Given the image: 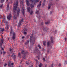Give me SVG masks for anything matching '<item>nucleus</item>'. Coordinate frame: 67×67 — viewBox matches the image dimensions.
I'll use <instances>...</instances> for the list:
<instances>
[{"instance_id": "obj_1", "label": "nucleus", "mask_w": 67, "mask_h": 67, "mask_svg": "<svg viewBox=\"0 0 67 67\" xmlns=\"http://www.w3.org/2000/svg\"><path fill=\"white\" fill-rule=\"evenodd\" d=\"M26 0V2L27 4V5L28 7L27 9L28 12L30 13V14H32L33 13V11L31 10L30 7H31L32 8L34 7V6L33 4L34 3L35 4L37 2H38L40 0Z\"/></svg>"}, {"instance_id": "obj_2", "label": "nucleus", "mask_w": 67, "mask_h": 67, "mask_svg": "<svg viewBox=\"0 0 67 67\" xmlns=\"http://www.w3.org/2000/svg\"><path fill=\"white\" fill-rule=\"evenodd\" d=\"M18 5V2H17L15 3L14 5H13L14 15H15L14 17V18L15 19H16L17 18V16L15 15V13H16V11H17L16 13L18 16H19V13H20V9H19V8H17L16 9Z\"/></svg>"}, {"instance_id": "obj_3", "label": "nucleus", "mask_w": 67, "mask_h": 67, "mask_svg": "<svg viewBox=\"0 0 67 67\" xmlns=\"http://www.w3.org/2000/svg\"><path fill=\"white\" fill-rule=\"evenodd\" d=\"M20 5L21 7H23V8L22 10V13L23 14V15H24V3L23 2V0H21Z\"/></svg>"}, {"instance_id": "obj_4", "label": "nucleus", "mask_w": 67, "mask_h": 67, "mask_svg": "<svg viewBox=\"0 0 67 67\" xmlns=\"http://www.w3.org/2000/svg\"><path fill=\"white\" fill-rule=\"evenodd\" d=\"M24 21L23 19H21L20 20L18 24V26L19 27H21V25L22 24V22Z\"/></svg>"}, {"instance_id": "obj_5", "label": "nucleus", "mask_w": 67, "mask_h": 67, "mask_svg": "<svg viewBox=\"0 0 67 67\" xmlns=\"http://www.w3.org/2000/svg\"><path fill=\"white\" fill-rule=\"evenodd\" d=\"M21 52V54H23L24 55V58H23V59L22 58V60H23L24 59H25V58H26V57H25L26 56V54H25L24 52V51L23 50H22Z\"/></svg>"}, {"instance_id": "obj_6", "label": "nucleus", "mask_w": 67, "mask_h": 67, "mask_svg": "<svg viewBox=\"0 0 67 67\" xmlns=\"http://www.w3.org/2000/svg\"><path fill=\"white\" fill-rule=\"evenodd\" d=\"M15 33H13V36L12 38V39L13 41L14 40H15Z\"/></svg>"}, {"instance_id": "obj_7", "label": "nucleus", "mask_w": 67, "mask_h": 67, "mask_svg": "<svg viewBox=\"0 0 67 67\" xmlns=\"http://www.w3.org/2000/svg\"><path fill=\"white\" fill-rule=\"evenodd\" d=\"M12 16V15L11 14L8 15L7 16L8 20H10Z\"/></svg>"}, {"instance_id": "obj_8", "label": "nucleus", "mask_w": 67, "mask_h": 67, "mask_svg": "<svg viewBox=\"0 0 67 67\" xmlns=\"http://www.w3.org/2000/svg\"><path fill=\"white\" fill-rule=\"evenodd\" d=\"M38 10H36V14H37V15H38V18H40V14L38 13Z\"/></svg>"}, {"instance_id": "obj_9", "label": "nucleus", "mask_w": 67, "mask_h": 67, "mask_svg": "<svg viewBox=\"0 0 67 67\" xmlns=\"http://www.w3.org/2000/svg\"><path fill=\"white\" fill-rule=\"evenodd\" d=\"M12 58L14 59H15V54H12Z\"/></svg>"}, {"instance_id": "obj_10", "label": "nucleus", "mask_w": 67, "mask_h": 67, "mask_svg": "<svg viewBox=\"0 0 67 67\" xmlns=\"http://www.w3.org/2000/svg\"><path fill=\"white\" fill-rule=\"evenodd\" d=\"M3 38H2L1 39V42H0V44L1 45L2 44V43H3Z\"/></svg>"}, {"instance_id": "obj_11", "label": "nucleus", "mask_w": 67, "mask_h": 67, "mask_svg": "<svg viewBox=\"0 0 67 67\" xmlns=\"http://www.w3.org/2000/svg\"><path fill=\"white\" fill-rule=\"evenodd\" d=\"M33 34H32L31 36L30 37V42H31V41H32V38L33 37Z\"/></svg>"}, {"instance_id": "obj_12", "label": "nucleus", "mask_w": 67, "mask_h": 67, "mask_svg": "<svg viewBox=\"0 0 67 67\" xmlns=\"http://www.w3.org/2000/svg\"><path fill=\"white\" fill-rule=\"evenodd\" d=\"M41 2H42L41 1L40 2L39 4H38V5L37 6V8H39V7H40V6L41 5Z\"/></svg>"}, {"instance_id": "obj_13", "label": "nucleus", "mask_w": 67, "mask_h": 67, "mask_svg": "<svg viewBox=\"0 0 67 67\" xmlns=\"http://www.w3.org/2000/svg\"><path fill=\"white\" fill-rule=\"evenodd\" d=\"M25 63L26 64H27V65H29V61H26L25 62Z\"/></svg>"}, {"instance_id": "obj_14", "label": "nucleus", "mask_w": 67, "mask_h": 67, "mask_svg": "<svg viewBox=\"0 0 67 67\" xmlns=\"http://www.w3.org/2000/svg\"><path fill=\"white\" fill-rule=\"evenodd\" d=\"M46 41H44L43 42V44L44 46H45V45H46Z\"/></svg>"}, {"instance_id": "obj_15", "label": "nucleus", "mask_w": 67, "mask_h": 67, "mask_svg": "<svg viewBox=\"0 0 67 67\" xmlns=\"http://www.w3.org/2000/svg\"><path fill=\"white\" fill-rule=\"evenodd\" d=\"M18 56L19 58H21V53H18Z\"/></svg>"}, {"instance_id": "obj_16", "label": "nucleus", "mask_w": 67, "mask_h": 67, "mask_svg": "<svg viewBox=\"0 0 67 67\" xmlns=\"http://www.w3.org/2000/svg\"><path fill=\"white\" fill-rule=\"evenodd\" d=\"M8 66H10V65H11V63L10 62H8Z\"/></svg>"}, {"instance_id": "obj_17", "label": "nucleus", "mask_w": 67, "mask_h": 67, "mask_svg": "<svg viewBox=\"0 0 67 67\" xmlns=\"http://www.w3.org/2000/svg\"><path fill=\"white\" fill-rule=\"evenodd\" d=\"M3 18L4 20H3V21H4V22H5V17H4V16L3 17Z\"/></svg>"}, {"instance_id": "obj_18", "label": "nucleus", "mask_w": 67, "mask_h": 67, "mask_svg": "<svg viewBox=\"0 0 67 67\" xmlns=\"http://www.w3.org/2000/svg\"><path fill=\"white\" fill-rule=\"evenodd\" d=\"M29 43V40H27V41H26L25 43L26 44H27Z\"/></svg>"}, {"instance_id": "obj_19", "label": "nucleus", "mask_w": 67, "mask_h": 67, "mask_svg": "<svg viewBox=\"0 0 67 67\" xmlns=\"http://www.w3.org/2000/svg\"><path fill=\"white\" fill-rule=\"evenodd\" d=\"M49 45H50L49 42V41H48L47 42V46H49Z\"/></svg>"}, {"instance_id": "obj_20", "label": "nucleus", "mask_w": 67, "mask_h": 67, "mask_svg": "<svg viewBox=\"0 0 67 67\" xmlns=\"http://www.w3.org/2000/svg\"><path fill=\"white\" fill-rule=\"evenodd\" d=\"M13 64L14 63H11V65H10V67H13Z\"/></svg>"}, {"instance_id": "obj_21", "label": "nucleus", "mask_w": 67, "mask_h": 67, "mask_svg": "<svg viewBox=\"0 0 67 67\" xmlns=\"http://www.w3.org/2000/svg\"><path fill=\"white\" fill-rule=\"evenodd\" d=\"M42 63H40L39 64V67H42Z\"/></svg>"}, {"instance_id": "obj_22", "label": "nucleus", "mask_w": 67, "mask_h": 67, "mask_svg": "<svg viewBox=\"0 0 67 67\" xmlns=\"http://www.w3.org/2000/svg\"><path fill=\"white\" fill-rule=\"evenodd\" d=\"M51 8V6L49 5H48V9H49Z\"/></svg>"}, {"instance_id": "obj_23", "label": "nucleus", "mask_w": 67, "mask_h": 67, "mask_svg": "<svg viewBox=\"0 0 67 67\" xmlns=\"http://www.w3.org/2000/svg\"><path fill=\"white\" fill-rule=\"evenodd\" d=\"M6 27L8 29H9V26L8 25Z\"/></svg>"}, {"instance_id": "obj_24", "label": "nucleus", "mask_w": 67, "mask_h": 67, "mask_svg": "<svg viewBox=\"0 0 67 67\" xmlns=\"http://www.w3.org/2000/svg\"><path fill=\"white\" fill-rule=\"evenodd\" d=\"M52 38H50L51 41L52 43H53V39H52Z\"/></svg>"}, {"instance_id": "obj_25", "label": "nucleus", "mask_w": 67, "mask_h": 67, "mask_svg": "<svg viewBox=\"0 0 67 67\" xmlns=\"http://www.w3.org/2000/svg\"><path fill=\"white\" fill-rule=\"evenodd\" d=\"M4 0H1V3H3Z\"/></svg>"}, {"instance_id": "obj_26", "label": "nucleus", "mask_w": 67, "mask_h": 67, "mask_svg": "<svg viewBox=\"0 0 67 67\" xmlns=\"http://www.w3.org/2000/svg\"><path fill=\"white\" fill-rule=\"evenodd\" d=\"M24 34H26L27 33V32H26L25 31H24Z\"/></svg>"}, {"instance_id": "obj_27", "label": "nucleus", "mask_w": 67, "mask_h": 67, "mask_svg": "<svg viewBox=\"0 0 67 67\" xmlns=\"http://www.w3.org/2000/svg\"><path fill=\"white\" fill-rule=\"evenodd\" d=\"M9 51L10 52H12V49H11V48H10Z\"/></svg>"}, {"instance_id": "obj_28", "label": "nucleus", "mask_w": 67, "mask_h": 67, "mask_svg": "<svg viewBox=\"0 0 67 67\" xmlns=\"http://www.w3.org/2000/svg\"><path fill=\"white\" fill-rule=\"evenodd\" d=\"M61 66V64H59L58 66H59V67H60Z\"/></svg>"}, {"instance_id": "obj_29", "label": "nucleus", "mask_w": 67, "mask_h": 67, "mask_svg": "<svg viewBox=\"0 0 67 67\" xmlns=\"http://www.w3.org/2000/svg\"><path fill=\"white\" fill-rule=\"evenodd\" d=\"M38 47H39V48H41V46L39 45H38Z\"/></svg>"}, {"instance_id": "obj_30", "label": "nucleus", "mask_w": 67, "mask_h": 67, "mask_svg": "<svg viewBox=\"0 0 67 67\" xmlns=\"http://www.w3.org/2000/svg\"><path fill=\"white\" fill-rule=\"evenodd\" d=\"M38 61H37V60H36V63H37Z\"/></svg>"}, {"instance_id": "obj_31", "label": "nucleus", "mask_w": 67, "mask_h": 67, "mask_svg": "<svg viewBox=\"0 0 67 67\" xmlns=\"http://www.w3.org/2000/svg\"><path fill=\"white\" fill-rule=\"evenodd\" d=\"M30 67H33V65H30Z\"/></svg>"}, {"instance_id": "obj_32", "label": "nucleus", "mask_w": 67, "mask_h": 67, "mask_svg": "<svg viewBox=\"0 0 67 67\" xmlns=\"http://www.w3.org/2000/svg\"><path fill=\"white\" fill-rule=\"evenodd\" d=\"M45 23V24H48V23H49L48 22H46Z\"/></svg>"}, {"instance_id": "obj_33", "label": "nucleus", "mask_w": 67, "mask_h": 67, "mask_svg": "<svg viewBox=\"0 0 67 67\" xmlns=\"http://www.w3.org/2000/svg\"><path fill=\"white\" fill-rule=\"evenodd\" d=\"M4 29L3 28L2 29V32H4Z\"/></svg>"}, {"instance_id": "obj_34", "label": "nucleus", "mask_w": 67, "mask_h": 67, "mask_svg": "<svg viewBox=\"0 0 67 67\" xmlns=\"http://www.w3.org/2000/svg\"><path fill=\"white\" fill-rule=\"evenodd\" d=\"M22 39H23V40H24V36H23L22 37Z\"/></svg>"}, {"instance_id": "obj_35", "label": "nucleus", "mask_w": 67, "mask_h": 67, "mask_svg": "<svg viewBox=\"0 0 67 67\" xmlns=\"http://www.w3.org/2000/svg\"><path fill=\"white\" fill-rule=\"evenodd\" d=\"M4 54H5V52L4 51L3 52V55H4Z\"/></svg>"}, {"instance_id": "obj_36", "label": "nucleus", "mask_w": 67, "mask_h": 67, "mask_svg": "<svg viewBox=\"0 0 67 67\" xmlns=\"http://www.w3.org/2000/svg\"><path fill=\"white\" fill-rule=\"evenodd\" d=\"M7 66V64L5 63L4 64V66H5H5Z\"/></svg>"}, {"instance_id": "obj_37", "label": "nucleus", "mask_w": 67, "mask_h": 67, "mask_svg": "<svg viewBox=\"0 0 67 67\" xmlns=\"http://www.w3.org/2000/svg\"><path fill=\"white\" fill-rule=\"evenodd\" d=\"M65 64H67V61H65Z\"/></svg>"}, {"instance_id": "obj_38", "label": "nucleus", "mask_w": 67, "mask_h": 67, "mask_svg": "<svg viewBox=\"0 0 67 67\" xmlns=\"http://www.w3.org/2000/svg\"><path fill=\"white\" fill-rule=\"evenodd\" d=\"M41 25H43V22H42L41 23Z\"/></svg>"}, {"instance_id": "obj_39", "label": "nucleus", "mask_w": 67, "mask_h": 67, "mask_svg": "<svg viewBox=\"0 0 67 67\" xmlns=\"http://www.w3.org/2000/svg\"><path fill=\"white\" fill-rule=\"evenodd\" d=\"M45 58H43V62H44V61H45Z\"/></svg>"}, {"instance_id": "obj_40", "label": "nucleus", "mask_w": 67, "mask_h": 67, "mask_svg": "<svg viewBox=\"0 0 67 67\" xmlns=\"http://www.w3.org/2000/svg\"><path fill=\"white\" fill-rule=\"evenodd\" d=\"M1 60H0V65L1 64Z\"/></svg>"}, {"instance_id": "obj_41", "label": "nucleus", "mask_w": 67, "mask_h": 67, "mask_svg": "<svg viewBox=\"0 0 67 67\" xmlns=\"http://www.w3.org/2000/svg\"><path fill=\"white\" fill-rule=\"evenodd\" d=\"M9 5H7V8H9Z\"/></svg>"}, {"instance_id": "obj_42", "label": "nucleus", "mask_w": 67, "mask_h": 67, "mask_svg": "<svg viewBox=\"0 0 67 67\" xmlns=\"http://www.w3.org/2000/svg\"><path fill=\"white\" fill-rule=\"evenodd\" d=\"M56 32H57V31H56V30H55V33H56Z\"/></svg>"}, {"instance_id": "obj_43", "label": "nucleus", "mask_w": 67, "mask_h": 67, "mask_svg": "<svg viewBox=\"0 0 67 67\" xmlns=\"http://www.w3.org/2000/svg\"><path fill=\"white\" fill-rule=\"evenodd\" d=\"M2 50H4V48H2Z\"/></svg>"}, {"instance_id": "obj_44", "label": "nucleus", "mask_w": 67, "mask_h": 67, "mask_svg": "<svg viewBox=\"0 0 67 67\" xmlns=\"http://www.w3.org/2000/svg\"><path fill=\"white\" fill-rule=\"evenodd\" d=\"M66 40H67V38H65V41H66Z\"/></svg>"}, {"instance_id": "obj_45", "label": "nucleus", "mask_w": 67, "mask_h": 67, "mask_svg": "<svg viewBox=\"0 0 67 67\" xmlns=\"http://www.w3.org/2000/svg\"><path fill=\"white\" fill-rule=\"evenodd\" d=\"M44 4H43V5H42V6L44 7Z\"/></svg>"}, {"instance_id": "obj_46", "label": "nucleus", "mask_w": 67, "mask_h": 67, "mask_svg": "<svg viewBox=\"0 0 67 67\" xmlns=\"http://www.w3.org/2000/svg\"><path fill=\"white\" fill-rule=\"evenodd\" d=\"M0 7H1H1H2V5H1Z\"/></svg>"}, {"instance_id": "obj_47", "label": "nucleus", "mask_w": 67, "mask_h": 67, "mask_svg": "<svg viewBox=\"0 0 67 67\" xmlns=\"http://www.w3.org/2000/svg\"><path fill=\"white\" fill-rule=\"evenodd\" d=\"M8 0L7 1V2H8Z\"/></svg>"}, {"instance_id": "obj_48", "label": "nucleus", "mask_w": 67, "mask_h": 67, "mask_svg": "<svg viewBox=\"0 0 67 67\" xmlns=\"http://www.w3.org/2000/svg\"><path fill=\"white\" fill-rule=\"evenodd\" d=\"M66 57H67V54L66 55Z\"/></svg>"}, {"instance_id": "obj_49", "label": "nucleus", "mask_w": 67, "mask_h": 67, "mask_svg": "<svg viewBox=\"0 0 67 67\" xmlns=\"http://www.w3.org/2000/svg\"><path fill=\"white\" fill-rule=\"evenodd\" d=\"M46 0L45 1V2H46Z\"/></svg>"}, {"instance_id": "obj_50", "label": "nucleus", "mask_w": 67, "mask_h": 67, "mask_svg": "<svg viewBox=\"0 0 67 67\" xmlns=\"http://www.w3.org/2000/svg\"><path fill=\"white\" fill-rule=\"evenodd\" d=\"M19 67H21V66H19Z\"/></svg>"}, {"instance_id": "obj_51", "label": "nucleus", "mask_w": 67, "mask_h": 67, "mask_svg": "<svg viewBox=\"0 0 67 67\" xmlns=\"http://www.w3.org/2000/svg\"><path fill=\"white\" fill-rule=\"evenodd\" d=\"M25 31H26V30H25Z\"/></svg>"}, {"instance_id": "obj_52", "label": "nucleus", "mask_w": 67, "mask_h": 67, "mask_svg": "<svg viewBox=\"0 0 67 67\" xmlns=\"http://www.w3.org/2000/svg\"><path fill=\"white\" fill-rule=\"evenodd\" d=\"M43 4H44V3H43Z\"/></svg>"}]
</instances>
